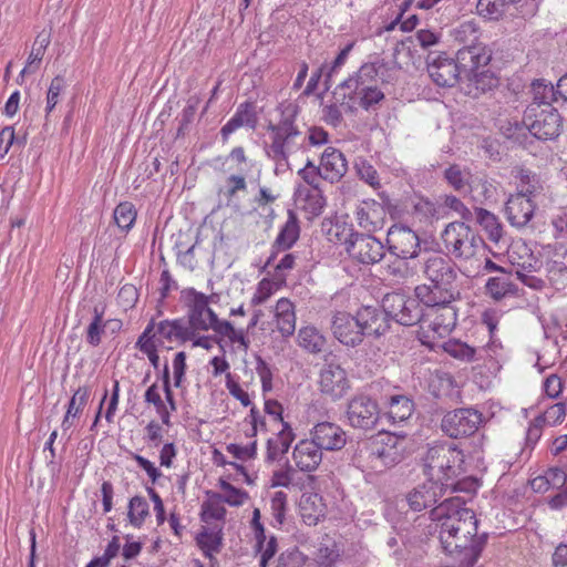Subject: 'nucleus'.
I'll return each instance as SVG.
<instances>
[{
  "label": "nucleus",
  "mask_w": 567,
  "mask_h": 567,
  "mask_svg": "<svg viewBox=\"0 0 567 567\" xmlns=\"http://www.w3.org/2000/svg\"><path fill=\"white\" fill-rule=\"evenodd\" d=\"M431 518L436 523L441 547L453 564L473 567L485 545V537L477 534L475 513L460 497H449L431 511Z\"/></svg>",
  "instance_id": "1"
},
{
  "label": "nucleus",
  "mask_w": 567,
  "mask_h": 567,
  "mask_svg": "<svg viewBox=\"0 0 567 567\" xmlns=\"http://www.w3.org/2000/svg\"><path fill=\"white\" fill-rule=\"evenodd\" d=\"M192 297L189 300L187 327L192 328L194 333V346L209 348L206 338H197L199 331H207L213 329L215 332L223 337H227L230 342L237 343L238 348L245 350L247 348L245 334L243 329H235L229 321H220L216 313L209 308V297L204 293L189 291Z\"/></svg>",
  "instance_id": "2"
},
{
  "label": "nucleus",
  "mask_w": 567,
  "mask_h": 567,
  "mask_svg": "<svg viewBox=\"0 0 567 567\" xmlns=\"http://www.w3.org/2000/svg\"><path fill=\"white\" fill-rule=\"evenodd\" d=\"M464 454L455 445L430 447L424 457V471L429 478L446 489H455L450 480L463 472Z\"/></svg>",
  "instance_id": "3"
},
{
  "label": "nucleus",
  "mask_w": 567,
  "mask_h": 567,
  "mask_svg": "<svg viewBox=\"0 0 567 567\" xmlns=\"http://www.w3.org/2000/svg\"><path fill=\"white\" fill-rule=\"evenodd\" d=\"M456 321L457 309L454 305L429 307L421 316L419 340L422 344L435 349L439 340L453 331Z\"/></svg>",
  "instance_id": "4"
},
{
  "label": "nucleus",
  "mask_w": 567,
  "mask_h": 567,
  "mask_svg": "<svg viewBox=\"0 0 567 567\" xmlns=\"http://www.w3.org/2000/svg\"><path fill=\"white\" fill-rule=\"evenodd\" d=\"M444 247L456 258L471 259L483 247V239L465 223H450L442 233Z\"/></svg>",
  "instance_id": "5"
},
{
  "label": "nucleus",
  "mask_w": 567,
  "mask_h": 567,
  "mask_svg": "<svg viewBox=\"0 0 567 567\" xmlns=\"http://www.w3.org/2000/svg\"><path fill=\"white\" fill-rule=\"evenodd\" d=\"M524 123L535 137L543 141L557 138L563 130L561 116L551 105L539 107L537 104H529Z\"/></svg>",
  "instance_id": "6"
},
{
  "label": "nucleus",
  "mask_w": 567,
  "mask_h": 567,
  "mask_svg": "<svg viewBox=\"0 0 567 567\" xmlns=\"http://www.w3.org/2000/svg\"><path fill=\"white\" fill-rule=\"evenodd\" d=\"M274 320L282 337H290L293 334L296 330V312L295 306L289 299H279L274 311L270 309L267 311H256L250 326H258L259 329L264 331H272Z\"/></svg>",
  "instance_id": "7"
},
{
  "label": "nucleus",
  "mask_w": 567,
  "mask_h": 567,
  "mask_svg": "<svg viewBox=\"0 0 567 567\" xmlns=\"http://www.w3.org/2000/svg\"><path fill=\"white\" fill-rule=\"evenodd\" d=\"M399 439L391 434L379 435L368 447V466L375 473H382L402 458Z\"/></svg>",
  "instance_id": "8"
},
{
  "label": "nucleus",
  "mask_w": 567,
  "mask_h": 567,
  "mask_svg": "<svg viewBox=\"0 0 567 567\" xmlns=\"http://www.w3.org/2000/svg\"><path fill=\"white\" fill-rule=\"evenodd\" d=\"M271 153L276 161H288L290 155L301 151L306 146L307 138L299 132L291 120L282 121L278 126H272Z\"/></svg>",
  "instance_id": "9"
},
{
  "label": "nucleus",
  "mask_w": 567,
  "mask_h": 567,
  "mask_svg": "<svg viewBox=\"0 0 567 567\" xmlns=\"http://www.w3.org/2000/svg\"><path fill=\"white\" fill-rule=\"evenodd\" d=\"M417 298L401 292L386 293L382 300L388 319L391 318L402 326L420 323L422 310Z\"/></svg>",
  "instance_id": "10"
},
{
  "label": "nucleus",
  "mask_w": 567,
  "mask_h": 567,
  "mask_svg": "<svg viewBox=\"0 0 567 567\" xmlns=\"http://www.w3.org/2000/svg\"><path fill=\"white\" fill-rule=\"evenodd\" d=\"M483 422L481 412L474 409H456L447 412L441 422L442 431L452 439L474 434Z\"/></svg>",
  "instance_id": "11"
},
{
  "label": "nucleus",
  "mask_w": 567,
  "mask_h": 567,
  "mask_svg": "<svg viewBox=\"0 0 567 567\" xmlns=\"http://www.w3.org/2000/svg\"><path fill=\"white\" fill-rule=\"evenodd\" d=\"M346 416L352 427L365 431L372 430L380 417L379 405L370 396L359 394L348 402Z\"/></svg>",
  "instance_id": "12"
},
{
  "label": "nucleus",
  "mask_w": 567,
  "mask_h": 567,
  "mask_svg": "<svg viewBox=\"0 0 567 567\" xmlns=\"http://www.w3.org/2000/svg\"><path fill=\"white\" fill-rule=\"evenodd\" d=\"M318 388L320 393L336 402L350 390L351 384L347 371L337 363H326L319 372Z\"/></svg>",
  "instance_id": "13"
},
{
  "label": "nucleus",
  "mask_w": 567,
  "mask_h": 567,
  "mask_svg": "<svg viewBox=\"0 0 567 567\" xmlns=\"http://www.w3.org/2000/svg\"><path fill=\"white\" fill-rule=\"evenodd\" d=\"M426 63L429 75L439 86L452 87L464 79L456 60L444 52H431Z\"/></svg>",
  "instance_id": "14"
},
{
  "label": "nucleus",
  "mask_w": 567,
  "mask_h": 567,
  "mask_svg": "<svg viewBox=\"0 0 567 567\" xmlns=\"http://www.w3.org/2000/svg\"><path fill=\"white\" fill-rule=\"evenodd\" d=\"M386 244L389 251L402 259L414 258L420 250L417 234L404 225H393L388 230Z\"/></svg>",
  "instance_id": "15"
},
{
  "label": "nucleus",
  "mask_w": 567,
  "mask_h": 567,
  "mask_svg": "<svg viewBox=\"0 0 567 567\" xmlns=\"http://www.w3.org/2000/svg\"><path fill=\"white\" fill-rule=\"evenodd\" d=\"M415 297L426 308L435 306L454 305L460 298V291L455 282L441 284L430 282L416 286Z\"/></svg>",
  "instance_id": "16"
},
{
  "label": "nucleus",
  "mask_w": 567,
  "mask_h": 567,
  "mask_svg": "<svg viewBox=\"0 0 567 567\" xmlns=\"http://www.w3.org/2000/svg\"><path fill=\"white\" fill-rule=\"evenodd\" d=\"M358 313L352 316L347 311H334L331 316L330 329L333 337L343 346L355 348L362 343Z\"/></svg>",
  "instance_id": "17"
},
{
  "label": "nucleus",
  "mask_w": 567,
  "mask_h": 567,
  "mask_svg": "<svg viewBox=\"0 0 567 567\" xmlns=\"http://www.w3.org/2000/svg\"><path fill=\"white\" fill-rule=\"evenodd\" d=\"M152 340L159 347L172 349V343H184L195 340L192 328L187 327L183 319L163 320L157 324L154 322V330L151 332Z\"/></svg>",
  "instance_id": "18"
},
{
  "label": "nucleus",
  "mask_w": 567,
  "mask_h": 567,
  "mask_svg": "<svg viewBox=\"0 0 567 567\" xmlns=\"http://www.w3.org/2000/svg\"><path fill=\"white\" fill-rule=\"evenodd\" d=\"M349 255L361 264L373 265L384 257L383 244L373 236L355 234L347 248Z\"/></svg>",
  "instance_id": "19"
},
{
  "label": "nucleus",
  "mask_w": 567,
  "mask_h": 567,
  "mask_svg": "<svg viewBox=\"0 0 567 567\" xmlns=\"http://www.w3.org/2000/svg\"><path fill=\"white\" fill-rule=\"evenodd\" d=\"M311 441L324 451H340L347 444V433L333 422H320L310 432Z\"/></svg>",
  "instance_id": "20"
},
{
  "label": "nucleus",
  "mask_w": 567,
  "mask_h": 567,
  "mask_svg": "<svg viewBox=\"0 0 567 567\" xmlns=\"http://www.w3.org/2000/svg\"><path fill=\"white\" fill-rule=\"evenodd\" d=\"M491 58V51L484 44L475 43L460 49L456 62L463 76H466L487 68Z\"/></svg>",
  "instance_id": "21"
},
{
  "label": "nucleus",
  "mask_w": 567,
  "mask_h": 567,
  "mask_svg": "<svg viewBox=\"0 0 567 567\" xmlns=\"http://www.w3.org/2000/svg\"><path fill=\"white\" fill-rule=\"evenodd\" d=\"M357 313L360 330H362V339L364 337L379 338L389 331L390 323L383 308L367 306L360 308Z\"/></svg>",
  "instance_id": "22"
},
{
  "label": "nucleus",
  "mask_w": 567,
  "mask_h": 567,
  "mask_svg": "<svg viewBox=\"0 0 567 567\" xmlns=\"http://www.w3.org/2000/svg\"><path fill=\"white\" fill-rule=\"evenodd\" d=\"M535 209L536 203L533 199L516 193L505 204V216L513 227L523 228L533 219Z\"/></svg>",
  "instance_id": "23"
},
{
  "label": "nucleus",
  "mask_w": 567,
  "mask_h": 567,
  "mask_svg": "<svg viewBox=\"0 0 567 567\" xmlns=\"http://www.w3.org/2000/svg\"><path fill=\"white\" fill-rule=\"evenodd\" d=\"M422 271L430 282H455L457 278L452 260L439 254L429 255L424 259Z\"/></svg>",
  "instance_id": "24"
},
{
  "label": "nucleus",
  "mask_w": 567,
  "mask_h": 567,
  "mask_svg": "<svg viewBox=\"0 0 567 567\" xmlns=\"http://www.w3.org/2000/svg\"><path fill=\"white\" fill-rule=\"evenodd\" d=\"M260 512L255 508L252 512V519L250 520V527L254 529L256 539V554L258 558L259 567H267L269 561L275 557L277 553V538L275 536L267 537L265 529L259 522Z\"/></svg>",
  "instance_id": "25"
},
{
  "label": "nucleus",
  "mask_w": 567,
  "mask_h": 567,
  "mask_svg": "<svg viewBox=\"0 0 567 567\" xmlns=\"http://www.w3.org/2000/svg\"><path fill=\"white\" fill-rule=\"evenodd\" d=\"M293 199L296 207L305 212L309 219L321 215L326 206V198L320 187L297 185Z\"/></svg>",
  "instance_id": "26"
},
{
  "label": "nucleus",
  "mask_w": 567,
  "mask_h": 567,
  "mask_svg": "<svg viewBox=\"0 0 567 567\" xmlns=\"http://www.w3.org/2000/svg\"><path fill=\"white\" fill-rule=\"evenodd\" d=\"M321 177L330 183L339 182L348 171V162L342 152L327 147L320 158Z\"/></svg>",
  "instance_id": "27"
},
{
  "label": "nucleus",
  "mask_w": 567,
  "mask_h": 567,
  "mask_svg": "<svg viewBox=\"0 0 567 567\" xmlns=\"http://www.w3.org/2000/svg\"><path fill=\"white\" fill-rule=\"evenodd\" d=\"M292 462L301 472H313L322 462V451L311 440H301L293 447Z\"/></svg>",
  "instance_id": "28"
},
{
  "label": "nucleus",
  "mask_w": 567,
  "mask_h": 567,
  "mask_svg": "<svg viewBox=\"0 0 567 567\" xmlns=\"http://www.w3.org/2000/svg\"><path fill=\"white\" fill-rule=\"evenodd\" d=\"M443 489L445 488L437 484V482L430 480L427 483L417 486L409 493V506L415 512H421L437 503L440 497L443 496Z\"/></svg>",
  "instance_id": "29"
},
{
  "label": "nucleus",
  "mask_w": 567,
  "mask_h": 567,
  "mask_svg": "<svg viewBox=\"0 0 567 567\" xmlns=\"http://www.w3.org/2000/svg\"><path fill=\"white\" fill-rule=\"evenodd\" d=\"M516 178L518 179L517 194H523L524 197L533 199V202L545 195V183L536 173L519 168Z\"/></svg>",
  "instance_id": "30"
},
{
  "label": "nucleus",
  "mask_w": 567,
  "mask_h": 567,
  "mask_svg": "<svg viewBox=\"0 0 567 567\" xmlns=\"http://www.w3.org/2000/svg\"><path fill=\"white\" fill-rule=\"evenodd\" d=\"M50 42L51 34L44 30L35 37L31 52L28 56L27 65L22 69V71L19 74V83L23 81L25 74L34 73L38 71Z\"/></svg>",
  "instance_id": "31"
},
{
  "label": "nucleus",
  "mask_w": 567,
  "mask_h": 567,
  "mask_svg": "<svg viewBox=\"0 0 567 567\" xmlns=\"http://www.w3.org/2000/svg\"><path fill=\"white\" fill-rule=\"evenodd\" d=\"M297 343L308 353L319 354L326 349L327 338L318 328L309 324L299 329Z\"/></svg>",
  "instance_id": "32"
},
{
  "label": "nucleus",
  "mask_w": 567,
  "mask_h": 567,
  "mask_svg": "<svg viewBox=\"0 0 567 567\" xmlns=\"http://www.w3.org/2000/svg\"><path fill=\"white\" fill-rule=\"evenodd\" d=\"M300 514L303 522L311 526L317 525L323 516V504L318 494H305L300 499Z\"/></svg>",
  "instance_id": "33"
},
{
  "label": "nucleus",
  "mask_w": 567,
  "mask_h": 567,
  "mask_svg": "<svg viewBox=\"0 0 567 567\" xmlns=\"http://www.w3.org/2000/svg\"><path fill=\"white\" fill-rule=\"evenodd\" d=\"M207 498L202 504V520L206 524H212L215 520H223L226 509L223 506L221 494L208 491Z\"/></svg>",
  "instance_id": "34"
},
{
  "label": "nucleus",
  "mask_w": 567,
  "mask_h": 567,
  "mask_svg": "<svg viewBox=\"0 0 567 567\" xmlns=\"http://www.w3.org/2000/svg\"><path fill=\"white\" fill-rule=\"evenodd\" d=\"M475 219L485 230L489 240L498 243L503 237V226L498 217L485 208H475Z\"/></svg>",
  "instance_id": "35"
},
{
  "label": "nucleus",
  "mask_w": 567,
  "mask_h": 567,
  "mask_svg": "<svg viewBox=\"0 0 567 567\" xmlns=\"http://www.w3.org/2000/svg\"><path fill=\"white\" fill-rule=\"evenodd\" d=\"M339 558V549L333 539L324 536L316 546L311 559L319 566H331Z\"/></svg>",
  "instance_id": "36"
},
{
  "label": "nucleus",
  "mask_w": 567,
  "mask_h": 567,
  "mask_svg": "<svg viewBox=\"0 0 567 567\" xmlns=\"http://www.w3.org/2000/svg\"><path fill=\"white\" fill-rule=\"evenodd\" d=\"M300 235V227L297 215L292 210H288V218L276 238L278 248L286 250L292 247Z\"/></svg>",
  "instance_id": "37"
},
{
  "label": "nucleus",
  "mask_w": 567,
  "mask_h": 567,
  "mask_svg": "<svg viewBox=\"0 0 567 567\" xmlns=\"http://www.w3.org/2000/svg\"><path fill=\"white\" fill-rule=\"evenodd\" d=\"M413 401L405 395H392L389 401L388 417L393 423L406 421L413 413Z\"/></svg>",
  "instance_id": "38"
},
{
  "label": "nucleus",
  "mask_w": 567,
  "mask_h": 567,
  "mask_svg": "<svg viewBox=\"0 0 567 567\" xmlns=\"http://www.w3.org/2000/svg\"><path fill=\"white\" fill-rule=\"evenodd\" d=\"M379 69L375 63L363 64L354 76L349 78L342 83V86L351 91L359 90V87L374 85L378 76Z\"/></svg>",
  "instance_id": "39"
},
{
  "label": "nucleus",
  "mask_w": 567,
  "mask_h": 567,
  "mask_svg": "<svg viewBox=\"0 0 567 567\" xmlns=\"http://www.w3.org/2000/svg\"><path fill=\"white\" fill-rule=\"evenodd\" d=\"M468 82V93L477 96L478 94L485 93L497 85V80L493 73L486 68L464 76Z\"/></svg>",
  "instance_id": "40"
},
{
  "label": "nucleus",
  "mask_w": 567,
  "mask_h": 567,
  "mask_svg": "<svg viewBox=\"0 0 567 567\" xmlns=\"http://www.w3.org/2000/svg\"><path fill=\"white\" fill-rule=\"evenodd\" d=\"M444 177L455 190L468 192L473 174L468 168L453 164L444 171Z\"/></svg>",
  "instance_id": "41"
},
{
  "label": "nucleus",
  "mask_w": 567,
  "mask_h": 567,
  "mask_svg": "<svg viewBox=\"0 0 567 567\" xmlns=\"http://www.w3.org/2000/svg\"><path fill=\"white\" fill-rule=\"evenodd\" d=\"M436 347H441L445 353L460 361L471 362L475 359V348L458 339H450Z\"/></svg>",
  "instance_id": "42"
},
{
  "label": "nucleus",
  "mask_w": 567,
  "mask_h": 567,
  "mask_svg": "<svg viewBox=\"0 0 567 567\" xmlns=\"http://www.w3.org/2000/svg\"><path fill=\"white\" fill-rule=\"evenodd\" d=\"M486 293L495 300H501L505 296L513 293L515 287L507 274L497 277H492L485 285Z\"/></svg>",
  "instance_id": "43"
},
{
  "label": "nucleus",
  "mask_w": 567,
  "mask_h": 567,
  "mask_svg": "<svg viewBox=\"0 0 567 567\" xmlns=\"http://www.w3.org/2000/svg\"><path fill=\"white\" fill-rule=\"evenodd\" d=\"M154 330V320L147 324L143 333L140 336L136 342V348H138L143 353H145L152 365L155 369H158L159 365V357L157 354V344L155 340H152L151 332Z\"/></svg>",
  "instance_id": "44"
},
{
  "label": "nucleus",
  "mask_w": 567,
  "mask_h": 567,
  "mask_svg": "<svg viewBox=\"0 0 567 567\" xmlns=\"http://www.w3.org/2000/svg\"><path fill=\"white\" fill-rule=\"evenodd\" d=\"M556 94H558L557 87L555 89L544 80H537L533 83V102L530 104H537L539 107L551 105L550 103L556 101Z\"/></svg>",
  "instance_id": "45"
},
{
  "label": "nucleus",
  "mask_w": 567,
  "mask_h": 567,
  "mask_svg": "<svg viewBox=\"0 0 567 567\" xmlns=\"http://www.w3.org/2000/svg\"><path fill=\"white\" fill-rule=\"evenodd\" d=\"M148 503L142 496H134L128 503V519L135 527H141L148 515Z\"/></svg>",
  "instance_id": "46"
},
{
  "label": "nucleus",
  "mask_w": 567,
  "mask_h": 567,
  "mask_svg": "<svg viewBox=\"0 0 567 567\" xmlns=\"http://www.w3.org/2000/svg\"><path fill=\"white\" fill-rule=\"evenodd\" d=\"M113 217L118 228L128 230L136 219V210L132 203L124 202L116 206Z\"/></svg>",
  "instance_id": "47"
},
{
  "label": "nucleus",
  "mask_w": 567,
  "mask_h": 567,
  "mask_svg": "<svg viewBox=\"0 0 567 567\" xmlns=\"http://www.w3.org/2000/svg\"><path fill=\"white\" fill-rule=\"evenodd\" d=\"M274 219V208L267 204L256 205L250 209V223H255L256 226L262 230L267 231Z\"/></svg>",
  "instance_id": "48"
},
{
  "label": "nucleus",
  "mask_w": 567,
  "mask_h": 567,
  "mask_svg": "<svg viewBox=\"0 0 567 567\" xmlns=\"http://www.w3.org/2000/svg\"><path fill=\"white\" fill-rule=\"evenodd\" d=\"M353 93L359 100V105L365 110L373 107L384 99V93L375 85L359 87Z\"/></svg>",
  "instance_id": "49"
},
{
  "label": "nucleus",
  "mask_w": 567,
  "mask_h": 567,
  "mask_svg": "<svg viewBox=\"0 0 567 567\" xmlns=\"http://www.w3.org/2000/svg\"><path fill=\"white\" fill-rule=\"evenodd\" d=\"M476 9L480 16L497 20L503 16L505 6L502 0H478Z\"/></svg>",
  "instance_id": "50"
},
{
  "label": "nucleus",
  "mask_w": 567,
  "mask_h": 567,
  "mask_svg": "<svg viewBox=\"0 0 567 567\" xmlns=\"http://www.w3.org/2000/svg\"><path fill=\"white\" fill-rule=\"evenodd\" d=\"M357 174L360 179L364 181L374 189L380 188V177L377 169L365 159H360L355 163Z\"/></svg>",
  "instance_id": "51"
},
{
  "label": "nucleus",
  "mask_w": 567,
  "mask_h": 567,
  "mask_svg": "<svg viewBox=\"0 0 567 567\" xmlns=\"http://www.w3.org/2000/svg\"><path fill=\"white\" fill-rule=\"evenodd\" d=\"M533 268L534 267L532 262H529L528 266H526L525 262L517 264L515 274L524 285L538 290L544 287L545 281L533 275Z\"/></svg>",
  "instance_id": "52"
},
{
  "label": "nucleus",
  "mask_w": 567,
  "mask_h": 567,
  "mask_svg": "<svg viewBox=\"0 0 567 567\" xmlns=\"http://www.w3.org/2000/svg\"><path fill=\"white\" fill-rule=\"evenodd\" d=\"M93 312H94V318L87 327L86 340L91 346L96 347L100 344L101 334L104 331V326L102 324L103 311L99 310L97 307H94Z\"/></svg>",
  "instance_id": "53"
},
{
  "label": "nucleus",
  "mask_w": 567,
  "mask_h": 567,
  "mask_svg": "<svg viewBox=\"0 0 567 567\" xmlns=\"http://www.w3.org/2000/svg\"><path fill=\"white\" fill-rule=\"evenodd\" d=\"M298 175L301 178V182L298 185L320 187V181L322 179L320 166H316L311 161H308L306 166L299 169Z\"/></svg>",
  "instance_id": "54"
},
{
  "label": "nucleus",
  "mask_w": 567,
  "mask_h": 567,
  "mask_svg": "<svg viewBox=\"0 0 567 567\" xmlns=\"http://www.w3.org/2000/svg\"><path fill=\"white\" fill-rule=\"evenodd\" d=\"M65 87V82L63 76L56 75L50 83L48 94H47V106L45 112L49 115L55 105L59 103L61 92Z\"/></svg>",
  "instance_id": "55"
},
{
  "label": "nucleus",
  "mask_w": 567,
  "mask_h": 567,
  "mask_svg": "<svg viewBox=\"0 0 567 567\" xmlns=\"http://www.w3.org/2000/svg\"><path fill=\"white\" fill-rule=\"evenodd\" d=\"M468 192L472 194L474 200L482 202L483 199L491 198L493 189L491 183L481 177L473 176Z\"/></svg>",
  "instance_id": "56"
},
{
  "label": "nucleus",
  "mask_w": 567,
  "mask_h": 567,
  "mask_svg": "<svg viewBox=\"0 0 567 567\" xmlns=\"http://www.w3.org/2000/svg\"><path fill=\"white\" fill-rule=\"evenodd\" d=\"M246 122H248V102H244L240 104L238 112L231 117L227 124H225L221 128V135L224 138L233 133L238 127L243 126Z\"/></svg>",
  "instance_id": "57"
},
{
  "label": "nucleus",
  "mask_w": 567,
  "mask_h": 567,
  "mask_svg": "<svg viewBox=\"0 0 567 567\" xmlns=\"http://www.w3.org/2000/svg\"><path fill=\"white\" fill-rule=\"evenodd\" d=\"M219 485L224 492V494H221L224 503H227L231 506H238V505L244 504V502L246 499L245 492L234 487L225 480H220Z\"/></svg>",
  "instance_id": "58"
},
{
  "label": "nucleus",
  "mask_w": 567,
  "mask_h": 567,
  "mask_svg": "<svg viewBox=\"0 0 567 567\" xmlns=\"http://www.w3.org/2000/svg\"><path fill=\"white\" fill-rule=\"evenodd\" d=\"M90 389L87 386L79 388L71 398L68 406V414L78 415L87 403Z\"/></svg>",
  "instance_id": "59"
},
{
  "label": "nucleus",
  "mask_w": 567,
  "mask_h": 567,
  "mask_svg": "<svg viewBox=\"0 0 567 567\" xmlns=\"http://www.w3.org/2000/svg\"><path fill=\"white\" fill-rule=\"evenodd\" d=\"M279 287V284L274 280L262 279L259 282L256 293L254 295L252 302L261 303L267 300Z\"/></svg>",
  "instance_id": "60"
},
{
  "label": "nucleus",
  "mask_w": 567,
  "mask_h": 567,
  "mask_svg": "<svg viewBox=\"0 0 567 567\" xmlns=\"http://www.w3.org/2000/svg\"><path fill=\"white\" fill-rule=\"evenodd\" d=\"M287 507V494L278 491L271 496V511L275 519L282 523Z\"/></svg>",
  "instance_id": "61"
},
{
  "label": "nucleus",
  "mask_w": 567,
  "mask_h": 567,
  "mask_svg": "<svg viewBox=\"0 0 567 567\" xmlns=\"http://www.w3.org/2000/svg\"><path fill=\"white\" fill-rule=\"evenodd\" d=\"M256 372L260 378L262 391L268 392L272 389V372L260 357H256Z\"/></svg>",
  "instance_id": "62"
},
{
  "label": "nucleus",
  "mask_w": 567,
  "mask_h": 567,
  "mask_svg": "<svg viewBox=\"0 0 567 567\" xmlns=\"http://www.w3.org/2000/svg\"><path fill=\"white\" fill-rule=\"evenodd\" d=\"M137 290L133 285H124L117 295L118 302L124 308H132L137 301Z\"/></svg>",
  "instance_id": "63"
},
{
  "label": "nucleus",
  "mask_w": 567,
  "mask_h": 567,
  "mask_svg": "<svg viewBox=\"0 0 567 567\" xmlns=\"http://www.w3.org/2000/svg\"><path fill=\"white\" fill-rule=\"evenodd\" d=\"M566 417V405L564 403H556L548 408L545 412V420L550 425L560 424Z\"/></svg>",
  "instance_id": "64"
}]
</instances>
